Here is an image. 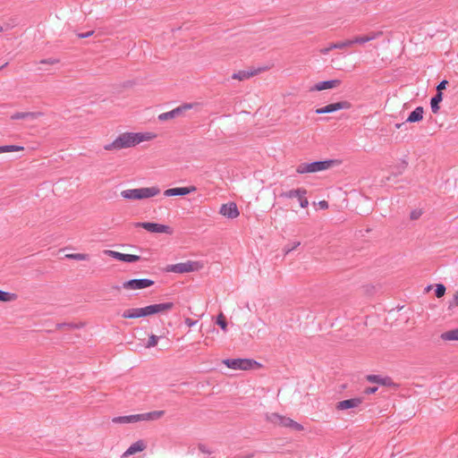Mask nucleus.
<instances>
[{
    "label": "nucleus",
    "mask_w": 458,
    "mask_h": 458,
    "mask_svg": "<svg viewBox=\"0 0 458 458\" xmlns=\"http://www.w3.org/2000/svg\"><path fill=\"white\" fill-rule=\"evenodd\" d=\"M157 134L153 131H123L119 133L113 141L104 146L106 151H118L134 148L140 143L156 140Z\"/></svg>",
    "instance_id": "nucleus-1"
},
{
    "label": "nucleus",
    "mask_w": 458,
    "mask_h": 458,
    "mask_svg": "<svg viewBox=\"0 0 458 458\" xmlns=\"http://www.w3.org/2000/svg\"><path fill=\"white\" fill-rule=\"evenodd\" d=\"M165 411H153L146 413L117 416L112 419L114 424H135L141 421H154L165 416Z\"/></svg>",
    "instance_id": "nucleus-2"
},
{
    "label": "nucleus",
    "mask_w": 458,
    "mask_h": 458,
    "mask_svg": "<svg viewBox=\"0 0 458 458\" xmlns=\"http://www.w3.org/2000/svg\"><path fill=\"white\" fill-rule=\"evenodd\" d=\"M161 192L158 186H150L136 189H127L121 191L124 199L141 200L157 197Z\"/></svg>",
    "instance_id": "nucleus-3"
},
{
    "label": "nucleus",
    "mask_w": 458,
    "mask_h": 458,
    "mask_svg": "<svg viewBox=\"0 0 458 458\" xmlns=\"http://www.w3.org/2000/svg\"><path fill=\"white\" fill-rule=\"evenodd\" d=\"M223 363L234 370H250L260 367L259 363L251 359H226Z\"/></svg>",
    "instance_id": "nucleus-4"
},
{
    "label": "nucleus",
    "mask_w": 458,
    "mask_h": 458,
    "mask_svg": "<svg viewBox=\"0 0 458 458\" xmlns=\"http://www.w3.org/2000/svg\"><path fill=\"white\" fill-rule=\"evenodd\" d=\"M267 420L275 426L289 428L296 431L303 430V427L293 420L280 415L278 413H271L267 416Z\"/></svg>",
    "instance_id": "nucleus-5"
},
{
    "label": "nucleus",
    "mask_w": 458,
    "mask_h": 458,
    "mask_svg": "<svg viewBox=\"0 0 458 458\" xmlns=\"http://www.w3.org/2000/svg\"><path fill=\"white\" fill-rule=\"evenodd\" d=\"M203 267V264L199 261L188 260L186 262L170 265L166 267V271L176 274H184L199 271Z\"/></svg>",
    "instance_id": "nucleus-6"
},
{
    "label": "nucleus",
    "mask_w": 458,
    "mask_h": 458,
    "mask_svg": "<svg viewBox=\"0 0 458 458\" xmlns=\"http://www.w3.org/2000/svg\"><path fill=\"white\" fill-rule=\"evenodd\" d=\"M136 227H141L147 230L150 233H165V234H173L174 230L172 227L166 225H161L157 223H152V222H143V223H136Z\"/></svg>",
    "instance_id": "nucleus-7"
},
{
    "label": "nucleus",
    "mask_w": 458,
    "mask_h": 458,
    "mask_svg": "<svg viewBox=\"0 0 458 458\" xmlns=\"http://www.w3.org/2000/svg\"><path fill=\"white\" fill-rule=\"evenodd\" d=\"M154 284V281L147 278L131 279L123 283L122 287L126 291H137L150 287Z\"/></svg>",
    "instance_id": "nucleus-8"
},
{
    "label": "nucleus",
    "mask_w": 458,
    "mask_h": 458,
    "mask_svg": "<svg viewBox=\"0 0 458 458\" xmlns=\"http://www.w3.org/2000/svg\"><path fill=\"white\" fill-rule=\"evenodd\" d=\"M174 303L169 301V302L151 304V305L146 306L145 309H146L147 316L149 317V316H153L156 314L167 313L168 311H170L171 310L174 309Z\"/></svg>",
    "instance_id": "nucleus-9"
},
{
    "label": "nucleus",
    "mask_w": 458,
    "mask_h": 458,
    "mask_svg": "<svg viewBox=\"0 0 458 458\" xmlns=\"http://www.w3.org/2000/svg\"><path fill=\"white\" fill-rule=\"evenodd\" d=\"M147 449V443L143 439H139L132 444L122 454L121 458H128L137 454L142 453Z\"/></svg>",
    "instance_id": "nucleus-10"
},
{
    "label": "nucleus",
    "mask_w": 458,
    "mask_h": 458,
    "mask_svg": "<svg viewBox=\"0 0 458 458\" xmlns=\"http://www.w3.org/2000/svg\"><path fill=\"white\" fill-rule=\"evenodd\" d=\"M342 164L340 159H328L324 161H317L310 163L312 173L321 172L331 169L334 166H338Z\"/></svg>",
    "instance_id": "nucleus-11"
},
{
    "label": "nucleus",
    "mask_w": 458,
    "mask_h": 458,
    "mask_svg": "<svg viewBox=\"0 0 458 458\" xmlns=\"http://www.w3.org/2000/svg\"><path fill=\"white\" fill-rule=\"evenodd\" d=\"M104 254L114 258L119 261L126 262V263H133L137 262L140 259V257L133 254H123L119 251L106 250H104Z\"/></svg>",
    "instance_id": "nucleus-12"
},
{
    "label": "nucleus",
    "mask_w": 458,
    "mask_h": 458,
    "mask_svg": "<svg viewBox=\"0 0 458 458\" xmlns=\"http://www.w3.org/2000/svg\"><path fill=\"white\" fill-rule=\"evenodd\" d=\"M349 108H351V104L348 101H341V102L329 104L326 106L318 108V109H316L315 113L318 114H328V113L336 112L338 110L349 109Z\"/></svg>",
    "instance_id": "nucleus-13"
},
{
    "label": "nucleus",
    "mask_w": 458,
    "mask_h": 458,
    "mask_svg": "<svg viewBox=\"0 0 458 458\" xmlns=\"http://www.w3.org/2000/svg\"><path fill=\"white\" fill-rule=\"evenodd\" d=\"M219 214L225 217L234 219L240 216V211L234 202H227L220 207Z\"/></svg>",
    "instance_id": "nucleus-14"
},
{
    "label": "nucleus",
    "mask_w": 458,
    "mask_h": 458,
    "mask_svg": "<svg viewBox=\"0 0 458 458\" xmlns=\"http://www.w3.org/2000/svg\"><path fill=\"white\" fill-rule=\"evenodd\" d=\"M342 84V81L339 79H334L330 81H319L314 84L310 88V91H322L327 89H336Z\"/></svg>",
    "instance_id": "nucleus-15"
},
{
    "label": "nucleus",
    "mask_w": 458,
    "mask_h": 458,
    "mask_svg": "<svg viewBox=\"0 0 458 458\" xmlns=\"http://www.w3.org/2000/svg\"><path fill=\"white\" fill-rule=\"evenodd\" d=\"M196 191L197 188L195 186L176 187L165 190L163 194L165 197L185 196Z\"/></svg>",
    "instance_id": "nucleus-16"
},
{
    "label": "nucleus",
    "mask_w": 458,
    "mask_h": 458,
    "mask_svg": "<svg viewBox=\"0 0 458 458\" xmlns=\"http://www.w3.org/2000/svg\"><path fill=\"white\" fill-rule=\"evenodd\" d=\"M307 191L305 189H297V190H292L289 191L283 195L286 198L293 199V198H299L300 206L303 208H307L309 205V201L306 198Z\"/></svg>",
    "instance_id": "nucleus-17"
},
{
    "label": "nucleus",
    "mask_w": 458,
    "mask_h": 458,
    "mask_svg": "<svg viewBox=\"0 0 458 458\" xmlns=\"http://www.w3.org/2000/svg\"><path fill=\"white\" fill-rule=\"evenodd\" d=\"M267 67H260L255 70L251 71H239L237 72L233 73L232 79L237 80V81H245L249 80L265 71H267Z\"/></svg>",
    "instance_id": "nucleus-18"
},
{
    "label": "nucleus",
    "mask_w": 458,
    "mask_h": 458,
    "mask_svg": "<svg viewBox=\"0 0 458 458\" xmlns=\"http://www.w3.org/2000/svg\"><path fill=\"white\" fill-rule=\"evenodd\" d=\"M362 403V398L356 397L348 400H344L336 403V410L344 411L348 409H354Z\"/></svg>",
    "instance_id": "nucleus-19"
},
{
    "label": "nucleus",
    "mask_w": 458,
    "mask_h": 458,
    "mask_svg": "<svg viewBox=\"0 0 458 458\" xmlns=\"http://www.w3.org/2000/svg\"><path fill=\"white\" fill-rule=\"evenodd\" d=\"M192 108V104H186V105H183L182 106H179L177 108H174V110L172 111H169V112H166V113H163V114H160L158 115V120L159 121H167V120H171V119H174L176 115H178L182 110H189Z\"/></svg>",
    "instance_id": "nucleus-20"
},
{
    "label": "nucleus",
    "mask_w": 458,
    "mask_h": 458,
    "mask_svg": "<svg viewBox=\"0 0 458 458\" xmlns=\"http://www.w3.org/2000/svg\"><path fill=\"white\" fill-rule=\"evenodd\" d=\"M122 317L123 318H140L148 316L145 307H142L127 309L123 311Z\"/></svg>",
    "instance_id": "nucleus-21"
},
{
    "label": "nucleus",
    "mask_w": 458,
    "mask_h": 458,
    "mask_svg": "<svg viewBox=\"0 0 458 458\" xmlns=\"http://www.w3.org/2000/svg\"><path fill=\"white\" fill-rule=\"evenodd\" d=\"M382 35V32H370L367 35H362V36H356L354 37L352 40V45H355V44H360V45H362V44H365L369 41H371L375 38H377V37L381 36Z\"/></svg>",
    "instance_id": "nucleus-22"
},
{
    "label": "nucleus",
    "mask_w": 458,
    "mask_h": 458,
    "mask_svg": "<svg viewBox=\"0 0 458 458\" xmlns=\"http://www.w3.org/2000/svg\"><path fill=\"white\" fill-rule=\"evenodd\" d=\"M366 379L370 383H376L381 386H394V383L391 378L389 377H381L377 375H369L367 376Z\"/></svg>",
    "instance_id": "nucleus-23"
},
{
    "label": "nucleus",
    "mask_w": 458,
    "mask_h": 458,
    "mask_svg": "<svg viewBox=\"0 0 458 458\" xmlns=\"http://www.w3.org/2000/svg\"><path fill=\"white\" fill-rule=\"evenodd\" d=\"M424 109L422 106L416 107L408 116L407 123H417L423 119Z\"/></svg>",
    "instance_id": "nucleus-24"
},
{
    "label": "nucleus",
    "mask_w": 458,
    "mask_h": 458,
    "mask_svg": "<svg viewBox=\"0 0 458 458\" xmlns=\"http://www.w3.org/2000/svg\"><path fill=\"white\" fill-rule=\"evenodd\" d=\"M442 100H443V93L442 92L437 93V95L431 98L430 107H431V111L434 114H437L439 112V109H440L439 104L442 102Z\"/></svg>",
    "instance_id": "nucleus-25"
},
{
    "label": "nucleus",
    "mask_w": 458,
    "mask_h": 458,
    "mask_svg": "<svg viewBox=\"0 0 458 458\" xmlns=\"http://www.w3.org/2000/svg\"><path fill=\"white\" fill-rule=\"evenodd\" d=\"M17 299L18 295L16 293L0 290V301L13 302L15 301Z\"/></svg>",
    "instance_id": "nucleus-26"
},
{
    "label": "nucleus",
    "mask_w": 458,
    "mask_h": 458,
    "mask_svg": "<svg viewBox=\"0 0 458 458\" xmlns=\"http://www.w3.org/2000/svg\"><path fill=\"white\" fill-rule=\"evenodd\" d=\"M440 337L444 341H458V327L444 332Z\"/></svg>",
    "instance_id": "nucleus-27"
},
{
    "label": "nucleus",
    "mask_w": 458,
    "mask_h": 458,
    "mask_svg": "<svg viewBox=\"0 0 458 458\" xmlns=\"http://www.w3.org/2000/svg\"><path fill=\"white\" fill-rule=\"evenodd\" d=\"M23 150H24V147L18 146V145L0 146V154L8 153V152H19V151H23Z\"/></svg>",
    "instance_id": "nucleus-28"
},
{
    "label": "nucleus",
    "mask_w": 458,
    "mask_h": 458,
    "mask_svg": "<svg viewBox=\"0 0 458 458\" xmlns=\"http://www.w3.org/2000/svg\"><path fill=\"white\" fill-rule=\"evenodd\" d=\"M65 258L68 259L78 260V261L89 260V255L87 253H70V254H66Z\"/></svg>",
    "instance_id": "nucleus-29"
},
{
    "label": "nucleus",
    "mask_w": 458,
    "mask_h": 458,
    "mask_svg": "<svg viewBox=\"0 0 458 458\" xmlns=\"http://www.w3.org/2000/svg\"><path fill=\"white\" fill-rule=\"evenodd\" d=\"M296 172L298 174H301L312 173L310 163H301V164H300L297 166V168H296Z\"/></svg>",
    "instance_id": "nucleus-30"
},
{
    "label": "nucleus",
    "mask_w": 458,
    "mask_h": 458,
    "mask_svg": "<svg viewBox=\"0 0 458 458\" xmlns=\"http://www.w3.org/2000/svg\"><path fill=\"white\" fill-rule=\"evenodd\" d=\"M352 39H346L343 41H339L336 43H333V47H335V49H344L347 47H352Z\"/></svg>",
    "instance_id": "nucleus-31"
},
{
    "label": "nucleus",
    "mask_w": 458,
    "mask_h": 458,
    "mask_svg": "<svg viewBox=\"0 0 458 458\" xmlns=\"http://www.w3.org/2000/svg\"><path fill=\"white\" fill-rule=\"evenodd\" d=\"M216 324L222 328L223 331L227 330V321L225 315L221 312L216 317Z\"/></svg>",
    "instance_id": "nucleus-32"
},
{
    "label": "nucleus",
    "mask_w": 458,
    "mask_h": 458,
    "mask_svg": "<svg viewBox=\"0 0 458 458\" xmlns=\"http://www.w3.org/2000/svg\"><path fill=\"white\" fill-rule=\"evenodd\" d=\"M158 339H159L158 336H157L155 335H149L148 343L146 344L145 347L147 349H149V348L157 346V343H158Z\"/></svg>",
    "instance_id": "nucleus-33"
},
{
    "label": "nucleus",
    "mask_w": 458,
    "mask_h": 458,
    "mask_svg": "<svg viewBox=\"0 0 458 458\" xmlns=\"http://www.w3.org/2000/svg\"><path fill=\"white\" fill-rule=\"evenodd\" d=\"M445 287L444 284H437L436 286V296L437 298H441L445 295Z\"/></svg>",
    "instance_id": "nucleus-34"
},
{
    "label": "nucleus",
    "mask_w": 458,
    "mask_h": 458,
    "mask_svg": "<svg viewBox=\"0 0 458 458\" xmlns=\"http://www.w3.org/2000/svg\"><path fill=\"white\" fill-rule=\"evenodd\" d=\"M458 306V290L454 293L452 300L449 301V309Z\"/></svg>",
    "instance_id": "nucleus-35"
},
{
    "label": "nucleus",
    "mask_w": 458,
    "mask_h": 458,
    "mask_svg": "<svg viewBox=\"0 0 458 458\" xmlns=\"http://www.w3.org/2000/svg\"><path fill=\"white\" fill-rule=\"evenodd\" d=\"M184 323L187 327H194L196 324H197V320H194L191 318H184Z\"/></svg>",
    "instance_id": "nucleus-36"
},
{
    "label": "nucleus",
    "mask_w": 458,
    "mask_h": 458,
    "mask_svg": "<svg viewBox=\"0 0 458 458\" xmlns=\"http://www.w3.org/2000/svg\"><path fill=\"white\" fill-rule=\"evenodd\" d=\"M448 84V81L444 80L442 81L437 87V93L442 92L443 89L446 88V85Z\"/></svg>",
    "instance_id": "nucleus-37"
},
{
    "label": "nucleus",
    "mask_w": 458,
    "mask_h": 458,
    "mask_svg": "<svg viewBox=\"0 0 458 458\" xmlns=\"http://www.w3.org/2000/svg\"><path fill=\"white\" fill-rule=\"evenodd\" d=\"M333 49H335V47H333V43H331L328 47L321 48L320 53L322 55H327Z\"/></svg>",
    "instance_id": "nucleus-38"
},
{
    "label": "nucleus",
    "mask_w": 458,
    "mask_h": 458,
    "mask_svg": "<svg viewBox=\"0 0 458 458\" xmlns=\"http://www.w3.org/2000/svg\"><path fill=\"white\" fill-rule=\"evenodd\" d=\"M377 390V387H368L364 390L365 394H370L376 393Z\"/></svg>",
    "instance_id": "nucleus-39"
},
{
    "label": "nucleus",
    "mask_w": 458,
    "mask_h": 458,
    "mask_svg": "<svg viewBox=\"0 0 458 458\" xmlns=\"http://www.w3.org/2000/svg\"><path fill=\"white\" fill-rule=\"evenodd\" d=\"M318 205L322 209H327L328 208V203L326 200L319 201Z\"/></svg>",
    "instance_id": "nucleus-40"
},
{
    "label": "nucleus",
    "mask_w": 458,
    "mask_h": 458,
    "mask_svg": "<svg viewBox=\"0 0 458 458\" xmlns=\"http://www.w3.org/2000/svg\"><path fill=\"white\" fill-rule=\"evenodd\" d=\"M300 245V242H293V244L292 245V247L290 249L287 250V252L296 249L298 246Z\"/></svg>",
    "instance_id": "nucleus-41"
},
{
    "label": "nucleus",
    "mask_w": 458,
    "mask_h": 458,
    "mask_svg": "<svg viewBox=\"0 0 458 458\" xmlns=\"http://www.w3.org/2000/svg\"><path fill=\"white\" fill-rule=\"evenodd\" d=\"M30 115H32V114H20L17 115V118H26Z\"/></svg>",
    "instance_id": "nucleus-42"
}]
</instances>
